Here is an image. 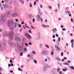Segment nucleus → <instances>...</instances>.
Here are the masks:
<instances>
[{"label":"nucleus","mask_w":74,"mask_h":74,"mask_svg":"<svg viewBox=\"0 0 74 74\" xmlns=\"http://www.w3.org/2000/svg\"><path fill=\"white\" fill-rule=\"evenodd\" d=\"M13 25H14V20H13L11 19L7 21V25L12 30H14L13 26H12Z\"/></svg>","instance_id":"obj_1"},{"label":"nucleus","mask_w":74,"mask_h":74,"mask_svg":"<svg viewBox=\"0 0 74 74\" xmlns=\"http://www.w3.org/2000/svg\"><path fill=\"white\" fill-rule=\"evenodd\" d=\"M8 38L10 40H12V35L14 34V32L13 31H12L9 33Z\"/></svg>","instance_id":"obj_2"},{"label":"nucleus","mask_w":74,"mask_h":74,"mask_svg":"<svg viewBox=\"0 0 74 74\" xmlns=\"http://www.w3.org/2000/svg\"><path fill=\"white\" fill-rule=\"evenodd\" d=\"M2 19L3 22H5L7 21V18L5 15L4 14H2L1 15Z\"/></svg>","instance_id":"obj_3"},{"label":"nucleus","mask_w":74,"mask_h":74,"mask_svg":"<svg viewBox=\"0 0 74 74\" xmlns=\"http://www.w3.org/2000/svg\"><path fill=\"white\" fill-rule=\"evenodd\" d=\"M11 13L10 11L7 12L5 14V15L7 17H10L11 16Z\"/></svg>","instance_id":"obj_4"},{"label":"nucleus","mask_w":74,"mask_h":74,"mask_svg":"<svg viewBox=\"0 0 74 74\" xmlns=\"http://www.w3.org/2000/svg\"><path fill=\"white\" fill-rule=\"evenodd\" d=\"M48 67H51V66H48V64H45L44 66L43 69H44L45 70H47V68H48Z\"/></svg>","instance_id":"obj_5"},{"label":"nucleus","mask_w":74,"mask_h":74,"mask_svg":"<svg viewBox=\"0 0 74 74\" xmlns=\"http://www.w3.org/2000/svg\"><path fill=\"white\" fill-rule=\"evenodd\" d=\"M12 17H14V18H15V17H16V16H18L19 15L18 14L15 13H13L12 14Z\"/></svg>","instance_id":"obj_6"},{"label":"nucleus","mask_w":74,"mask_h":74,"mask_svg":"<svg viewBox=\"0 0 74 74\" xmlns=\"http://www.w3.org/2000/svg\"><path fill=\"white\" fill-rule=\"evenodd\" d=\"M25 35L27 37V38L29 39H31V38H32V36L29 34L26 33L25 34Z\"/></svg>","instance_id":"obj_7"},{"label":"nucleus","mask_w":74,"mask_h":74,"mask_svg":"<svg viewBox=\"0 0 74 74\" xmlns=\"http://www.w3.org/2000/svg\"><path fill=\"white\" fill-rule=\"evenodd\" d=\"M55 48L56 49L57 51H60V49L58 46H57V45H56L55 46Z\"/></svg>","instance_id":"obj_8"},{"label":"nucleus","mask_w":74,"mask_h":74,"mask_svg":"<svg viewBox=\"0 0 74 74\" xmlns=\"http://www.w3.org/2000/svg\"><path fill=\"white\" fill-rule=\"evenodd\" d=\"M15 40L16 41H17V42H19L21 41V38H15Z\"/></svg>","instance_id":"obj_9"},{"label":"nucleus","mask_w":74,"mask_h":74,"mask_svg":"<svg viewBox=\"0 0 74 74\" xmlns=\"http://www.w3.org/2000/svg\"><path fill=\"white\" fill-rule=\"evenodd\" d=\"M8 7V5L6 4H5L3 6V8H4V9H7Z\"/></svg>","instance_id":"obj_10"},{"label":"nucleus","mask_w":74,"mask_h":74,"mask_svg":"<svg viewBox=\"0 0 74 74\" xmlns=\"http://www.w3.org/2000/svg\"><path fill=\"white\" fill-rule=\"evenodd\" d=\"M40 38V33H38L37 34V36L36 38V40H38Z\"/></svg>","instance_id":"obj_11"},{"label":"nucleus","mask_w":74,"mask_h":74,"mask_svg":"<svg viewBox=\"0 0 74 74\" xmlns=\"http://www.w3.org/2000/svg\"><path fill=\"white\" fill-rule=\"evenodd\" d=\"M9 36V35H8V33H7V32H5V34H4L3 35V36H4V37H7V36Z\"/></svg>","instance_id":"obj_12"},{"label":"nucleus","mask_w":74,"mask_h":74,"mask_svg":"<svg viewBox=\"0 0 74 74\" xmlns=\"http://www.w3.org/2000/svg\"><path fill=\"white\" fill-rule=\"evenodd\" d=\"M37 16H38V19H39V20H41V21H42V22L43 21V20H42V18H40V16H39V15H37Z\"/></svg>","instance_id":"obj_13"},{"label":"nucleus","mask_w":74,"mask_h":74,"mask_svg":"<svg viewBox=\"0 0 74 74\" xmlns=\"http://www.w3.org/2000/svg\"><path fill=\"white\" fill-rule=\"evenodd\" d=\"M56 31H57V29L56 28H54L52 29V32L54 33H56Z\"/></svg>","instance_id":"obj_14"},{"label":"nucleus","mask_w":74,"mask_h":74,"mask_svg":"<svg viewBox=\"0 0 74 74\" xmlns=\"http://www.w3.org/2000/svg\"><path fill=\"white\" fill-rule=\"evenodd\" d=\"M15 45L16 47H18L19 46V45H20V44L19 42H17L15 43Z\"/></svg>","instance_id":"obj_15"},{"label":"nucleus","mask_w":74,"mask_h":74,"mask_svg":"<svg viewBox=\"0 0 74 74\" xmlns=\"http://www.w3.org/2000/svg\"><path fill=\"white\" fill-rule=\"evenodd\" d=\"M46 53H47V52H46V51H43L42 52V55H45Z\"/></svg>","instance_id":"obj_16"},{"label":"nucleus","mask_w":74,"mask_h":74,"mask_svg":"<svg viewBox=\"0 0 74 74\" xmlns=\"http://www.w3.org/2000/svg\"><path fill=\"white\" fill-rule=\"evenodd\" d=\"M22 47L23 46H22L21 47H19V48L18 49V51H22Z\"/></svg>","instance_id":"obj_17"},{"label":"nucleus","mask_w":74,"mask_h":74,"mask_svg":"<svg viewBox=\"0 0 74 74\" xmlns=\"http://www.w3.org/2000/svg\"><path fill=\"white\" fill-rule=\"evenodd\" d=\"M16 25H17V24L16 23H15L14 24V28H15L16 27Z\"/></svg>","instance_id":"obj_18"},{"label":"nucleus","mask_w":74,"mask_h":74,"mask_svg":"<svg viewBox=\"0 0 74 74\" xmlns=\"http://www.w3.org/2000/svg\"><path fill=\"white\" fill-rule=\"evenodd\" d=\"M14 3L15 5L16 6V3H17L16 1H14Z\"/></svg>","instance_id":"obj_19"},{"label":"nucleus","mask_w":74,"mask_h":74,"mask_svg":"<svg viewBox=\"0 0 74 74\" xmlns=\"http://www.w3.org/2000/svg\"><path fill=\"white\" fill-rule=\"evenodd\" d=\"M14 46H15V44L14 42H12V43L11 47H14Z\"/></svg>","instance_id":"obj_20"},{"label":"nucleus","mask_w":74,"mask_h":74,"mask_svg":"<svg viewBox=\"0 0 74 74\" xmlns=\"http://www.w3.org/2000/svg\"><path fill=\"white\" fill-rule=\"evenodd\" d=\"M19 1L20 3H22V4H24V1H22V0H19Z\"/></svg>","instance_id":"obj_21"},{"label":"nucleus","mask_w":74,"mask_h":74,"mask_svg":"<svg viewBox=\"0 0 74 74\" xmlns=\"http://www.w3.org/2000/svg\"><path fill=\"white\" fill-rule=\"evenodd\" d=\"M2 24H3V22H2L0 18V25L1 26V25H2Z\"/></svg>","instance_id":"obj_22"},{"label":"nucleus","mask_w":74,"mask_h":74,"mask_svg":"<svg viewBox=\"0 0 74 74\" xmlns=\"http://www.w3.org/2000/svg\"><path fill=\"white\" fill-rule=\"evenodd\" d=\"M5 42L4 41L2 42V45H5Z\"/></svg>","instance_id":"obj_23"},{"label":"nucleus","mask_w":74,"mask_h":74,"mask_svg":"<svg viewBox=\"0 0 74 74\" xmlns=\"http://www.w3.org/2000/svg\"><path fill=\"white\" fill-rule=\"evenodd\" d=\"M38 14L39 15H42V13L41 12L40 10H39Z\"/></svg>","instance_id":"obj_24"},{"label":"nucleus","mask_w":74,"mask_h":74,"mask_svg":"<svg viewBox=\"0 0 74 74\" xmlns=\"http://www.w3.org/2000/svg\"><path fill=\"white\" fill-rule=\"evenodd\" d=\"M0 48L1 50H3L4 49V48L2 46H1V47Z\"/></svg>","instance_id":"obj_25"},{"label":"nucleus","mask_w":74,"mask_h":74,"mask_svg":"<svg viewBox=\"0 0 74 74\" xmlns=\"http://www.w3.org/2000/svg\"><path fill=\"white\" fill-rule=\"evenodd\" d=\"M67 69H63V71H67Z\"/></svg>","instance_id":"obj_26"},{"label":"nucleus","mask_w":74,"mask_h":74,"mask_svg":"<svg viewBox=\"0 0 74 74\" xmlns=\"http://www.w3.org/2000/svg\"><path fill=\"white\" fill-rule=\"evenodd\" d=\"M12 1H11L9 2V4L10 5H12Z\"/></svg>","instance_id":"obj_27"},{"label":"nucleus","mask_w":74,"mask_h":74,"mask_svg":"<svg viewBox=\"0 0 74 74\" xmlns=\"http://www.w3.org/2000/svg\"><path fill=\"white\" fill-rule=\"evenodd\" d=\"M45 46L46 47H47V48H49V46L47 45H45Z\"/></svg>","instance_id":"obj_28"},{"label":"nucleus","mask_w":74,"mask_h":74,"mask_svg":"<svg viewBox=\"0 0 74 74\" xmlns=\"http://www.w3.org/2000/svg\"><path fill=\"white\" fill-rule=\"evenodd\" d=\"M22 25H21L19 24H18V27H21Z\"/></svg>","instance_id":"obj_29"},{"label":"nucleus","mask_w":74,"mask_h":74,"mask_svg":"<svg viewBox=\"0 0 74 74\" xmlns=\"http://www.w3.org/2000/svg\"><path fill=\"white\" fill-rule=\"evenodd\" d=\"M51 55L52 56H53V52L52 51L51 52Z\"/></svg>","instance_id":"obj_30"},{"label":"nucleus","mask_w":74,"mask_h":74,"mask_svg":"<svg viewBox=\"0 0 74 74\" xmlns=\"http://www.w3.org/2000/svg\"><path fill=\"white\" fill-rule=\"evenodd\" d=\"M29 4L30 5H29L30 7H32V3H29Z\"/></svg>","instance_id":"obj_31"},{"label":"nucleus","mask_w":74,"mask_h":74,"mask_svg":"<svg viewBox=\"0 0 74 74\" xmlns=\"http://www.w3.org/2000/svg\"><path fill=\"white\" fill-rule=\"evenodd\" d=\"M58 9H60L59 7H60V5H59V4H58Z\"/></svg>","instance_id":"obj_32"},{"label":"nucleus","mask_w":74,"mask_h":74,"mask_svg":"<svg viewBox=\"0 0 74 74\" xmlns=\"http://www.w3.org/2000/svg\"><path fill=\"white\" fill-rule=\"evenodd\" d=\"M34 63H36V64H37V61L36 60H34Z\"/></svg>","instance_id":"obj_33"},{"label":"nucleus","mask_w":74,"mask_h":74,"mask_svg":"<svg viewBox=\"0 0 74 74\" xmlns=\"http://www.w3.org/2000/svg\"><path fill=\"white\" fill-rule=\"evenodd\" d=\"M36 3H37L36 1H34V5H35L36 4Z\"/></svg>","instance_id":"obj_34"},{"label":"nucleus","mask_w":74,"mask_h":74,"mask_svg":"<svg viewBox=\"0 0 74 74\" xmlns=\"http://www.w3.org/2000/svg\"><path fill=\"white\" fill-rule=\"evenodd\" d=\"M5 1L6 3H8V1L7 0H5Z\"/></svg>","instance_id":"obj_35"},{"label":"nucleus","mask_w":74,"mask_h":74,"mask_svg":"<svg viewBox=\"0 0 74 74\" xmlns=\"http://www.w3.org/2000/svg\"><path fill=\"white\" fill-rule=\"evenodd\" d=\"M25 45H26L27 47H28V44H27V43H25Z\"/></svg>","instance_id":"obj_36"},{"label":"nucleus","mask_w":74,"mask_h":74,"mask_svg":"<svg viewBox=\"0 0 74 74\" xmlns=\"http://www.w3.org/2000/svg\"><path fill=\"white\" fill-rule=\"evenodd\" d=\"M43 27H47V26L45 25H43Z\"/></svg>","instance_id":"obj_37"},{"label":"nucleus","mask_w":74,"mask_h":74,"mask_svg":"<svg viewBox=\"0 0 74 74\" xmlns=\"http://www.w3.org/2000/svg\"><path fill=\"white\" fill-rule=\"evenodd\" d=\"M18 70H19V71H22V70L21 69H20V68H19L18 69Z\"/></svg>","instance_id":"obj_38"},{"label":"nucleus","mask_w":74,"mask_h":74,"mask_svg":"<svg viewBox=\"0 0 74 74\" xmlns=\"http://www.w3.org/2000/svg\"><path fill=\"white\" fill-rule=\"evenodd\" d=\"M73 41H74V40H73V39L72 40H71V42L72 43H73Z\"/></svg>","instance_id":"obj_39"},{"label":"nucleus","mask_w":74,"mask_h":74,"mask_svg":"<svg viewBox=\"0 0 74 74\" xmlns=\"http://www.w3.org/2000/svg\"><path fill=\"white\" fill-rule=\"evenodd\" d=\"M32 53H33V54H36V52H35L34 51H33Z\"/></svg>","instance_id":"obj_40"},{"label":"nucleus","mask_w":74,"mask_h":74,"mask_svg":"<svg viewBox=\"0 0 74 74\" xmlns=\"http://www.w3.org/2000/svg\"><path fill=\"white\" fill-rule=\"evenodd\" d=\"M58 41H60V37H58Z\"/></svg>","instance_id":"obj_41"},{"label":"nucleus","mask_w":74,"mask_h":74,"mask_svg":"<svg viewBox=\"0 0 74 74\" xmlns=\"http://www.w3.org/2000/svg\"><path fill=\"white\" fill-rule=\"evenodd\" d=\"M71 67L72 69H74V67H73V66H71Z\"/></svg>","instance_id":"obj_42"},{"label":"nucleus","mask_w":74,"mask_h":74,"mask_svg":"<svg viewBox=\"0 0 74 74\" xmlns=\"http://www.w3.org/2000/svg\"><path fill=\"white\" fill-rule=\"evenodd\" d=\"M60 70V68H58L57 69V71L58 72H59Z\"/></svg>","instance_id":"obj_43"},{"label":"nucleus","mask_w":74,"mask_h":74,"mask_svg":"<svg viewBox=\"0 0 74 74\" xmlns=\"http://www.w3.org/2000/svg\"><path fill=\"white\" fill-rule=\"evenodd\" d=\"M12 60H10V63H12Z\"/></svg>","instance_id":"obj_44"},{"label":"nucleus","mask_w":74,"mask_h":74,"mask_svg":"<svg viewBox=\"0 0 74 74\" xmlns=\"http://www.w3.org/2000/svg\"><path fill=\"white\" fill-rule=\"evenodd\" d=\"M24 23V21H23L21 23V24H22V25H23Z\"/></svg>","instance_id":"obj_45"},{"label":"nucleus","mask_w":74,"mask_h":74,"mask_svg":"<svg viewBox=\"0 0 74 74\" xmlns=\"http://www.w3.org/2000/svg\"><path fill=\"white\" fill-rule=\"evenodd\" d=\"M29 33H32V31H31V30H29Z\"/></svg>","instance_id":"obj_46"},{"label":"nucleus","mask_w":74,"mask_h":74,"mask_svg":"<svg viewBox=\"0 0 74 74\" xmlns=\"http://www.w3.org/2000/svg\"><path fill=\"white\" fill-rule=\"evenodd\" d=\"M71 47H72V48H73L74 47V46L73 45V43H72Z\"/></svg>","instance_id":"obj_47"},{"label":"nucleus","mask_w":74,"mask_h":74,"mask_svg":"<svg viewBox=\"0 0 74 74\" xmlns=\"http://www.w3.org/2000/svg\"><path fill=\"white\" fill-rule=\"evenodd\" d=\"M49 8H50V9H52V7H51V6H49Z\"/></svg>","instance_id":"obj_48"},{"label":"nucleus","mask_w":74,"mask_h":74,"mask_svg":"<svg viewBox=\"0 0 74 74\" xmlns=\"http://www.w3.org/2000/svg\"><path fill=\"white\" fill-rule=\"evenodd\" d=\"M57 60H59V61H60V60L59 59V58H57Z\"/></svg>","instance_id":"obj_49"},{"label":"nucleus","mask_w":74,"mask_h":74,"mask_svg":"<svg viewBox=\"0 0 74 74\" xmlns=\"http://www.w3.org/2000/svg\"><path fill=\"white\" fill-rule=\"evenodd\" d=\"M3 30H2V29L0 28V32H1Z\"/></svg>","instance_id":"obj_50"},{"label":"nucleus","mask_w":74,"mask_h":74,"mask_svg":"<svg viewBox=\"0 0 74 74\" xmlns=\"http://www.w3.org/2000/svg\"><path fill=\"white\" fill-rule=\"evenodd\" d=\"M71 21L72 22H73V18H72L71 19Z\"/></svg>","instance_id":"obj_51"},{"label":"nucleus","mask_w":74,"mask_h":74,"mask_svg":"<svg viewBox=\"0 0 74 74\" xmlns=\"http://www.w3.org/2000/svg\"><path fill=\"white\" fill-rule=\"evenodd\" d=\"M23 54V53H21L20 54V55H21V56H23V55H22Z\"/></svg>","instance_id":"obj_52"},{"label":"nucleus","mask_w":74,"mask_h":74,"mask_svg":"<svg viewBox=\"0 0 74 74\" xmlns=\"http://www.w3.org/2000/svg\"><path fill=\"white\" fill-rule=\"evenodd\" d=\"M61 55L62 56H63V53H62Z\"/></svg>","instance_id":"obj_53"},{"label":"nucleus","mask_w":74,"mask_h":74,"mask_svg":"<svg viewBox=\"0 0 74 74\" xmlns=\"http://www.w3.org/2000/svg\"><path fill=\"white\" fill-rule=\"evenodd\" d=\"M24 50L25 51H27V49H26V48H25L24 49Z\"/></svg>","instance_id":"obj_54"},{"label":"nucleus","mask_w":74,"mask_h":74,"mask_svg":"<svg viewBox=\"0 0 74 74\" xmlns=\"http://www.w3.org/2000/svg\"><path fill=\"white\" fill-rule=\"evenodd\" d=\"M31 27H32V28L33 29H35V28L33 27L32 26H31Z\"/></svg>","instance_id":"obj_55"},{"label":"nucleus","mask_w":74,"mask_h":74,"mask_svg":"<svg viewBox=\"0 0 74 74\" xmlns=\"http://www.w3.org/2000/svg\"><path fill=\"white\" fill-rule=\"evenodd\" d=\"M15 21L17 22H18V20L17 19H16Z\"/></svg>","instance_id":"obj_56"},{"label":"nucleus","mask_w":74,"mask_h":74,"mask_svg":"<svg viewBox=\"0 0 74 74\" xmlns=\"http://www.w3.org/2000/svg\"><path fill=\"white\" fill-rule=\"evenodd\" d=\"M35 21V19L34 18L33 19V22H34Z\"/></svg>","instance_id":"obj_57"},{"label":"nucleus","mask_w":74,"mask_h":74,"mask_svg":"<svg viewBox=\"0 0 74 74\" xmlns=\"http://www.w3.org/2000/svg\"><path fill=\"white\" fill-rule=\"evenodd\" d=\"M29 45H32V42H29Z\"/></svg>","instance_id":"obj_58"},{"label":"nucleus","mask_w":74,"mask_h":74,"mask_svg":"<svg viewBox=\"0 0 74 74\" xmlns=\"http://www.w3.org/2000/svg\"><path fill=\"white\" fill-rule=\"evenodd\" d=\"M40 8H42V5H40Z\"/></svg>","instance_id":"obj_59"},{"label":"nucleus","mask_w":74,"mask_h":74,"mask_svg":"<svg viewBox=\"0 0 74 74\" xmlns=\"http://www.w3.org/2000/svg\"><path fill=\"white\" fill-rule=\"evenodd\" d=\"M55 35H53V38H55Z\"/></svg>","instance_id":"obj_60"},{"label":"nucleus","mask_w":74,"mask_h":74,"mask_svg":"<svg viewBox=\"0 0 74 74\" xmlns=\"http://www.w3.org/2000/svg\"><path fill=\"white\" fill-rule=\"evenodd\" d=\"M56 37H58V36H59V35H58V34H56Z\"/></svg>","instance_id":"obj_61"},{"label":"nucleus","mask_w":74,"mask_h":74,"mask_svg":"<svg viewBox=\"0 0 74 74\" xmlns=\"http://www.w3.org/2000/svg\"><path fill=\"white\" fill-rule=\"evenodd\" d=\"M67 59V58H66V57H64V58L63 59V60H64V59Z\"/></svg>","instance_id":"obj_62"},{"label":"nucleus","mask_w":74,"mask_h":74,"mask_svg":"<svg viewBox=\"0 0 74 74\" xmlns=\"http://www.w3.org/2000/svg\"><path fill=\"white\" fill-rule=\"evenodd\" d=\"M62 30L63 31H65L66 30V29H65L64 28H63Z\"/></svg>","instance_id":"obj_63"},{"label":"nucleus","mask_w":74,"mask_h":74,"mask_svg":"<svg viewBox=\"0 0 74 74\" xmlns=\"http://www.w3.org/2000/svg\"><path fill=\"white\" fill-rule=\"evenodd\" d=\"M61 28H63V26L62 25H61Z\"/></svg>","instance_id":"obj_64"}]
</instances>
